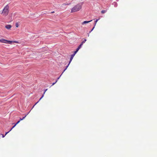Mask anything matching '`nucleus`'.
I'll list each match as a JSON object with an SVG mask.
<instances>
[{
    "mask_svg": "<svg viewBox=\"0 0 157 157\" xmlns=\"http://www.w3.org/2000/svg\"><path fill=\"white\" fill-rule=\"evenodd\" d=\"M9 12V6L8 5H6L4 8L1 14L4 17L6 16Z\"/></svg>",
    "mask_w": 157,
    "mask_h": 157,
    "instance_id": "nucleus-1",
    "label": "nucleus"
},
{
    "mask_svg": "<svg viewBox=\"0 0 157 157\" xmlns=\"http://www.w3.org/2000/svg\"><path fill=\"white\" fill-rule=\"evenodd\" d=\"M82 6L80 4H78L74 6L71 10V13H74L79 11L82 8Z\"/></svg>",
    "mask_w": 157,
    "mask_h": 157,
    "instance_id": "nucleus-2",
    "label": "nucleus"
},
{
    "mask_svg": "<svg viewBox=\"0 0 157 157\" xmlns=\"http://www.w3.org/2000/svg\"><path fill=\"white\" fill-rule=\"evenodd\" d=\"M2 43L9 44H11L12 43H19L17 41L8 40L4 39H2Z\"/></svg>",
    "mask_w": 157,
    "mask_h": 157,
    "instance_id": "nucleus-3",
    "label": "nucleus"
},
{
    "mask_svg": "<svg viewBox=\"0 0 157 157\" xmlns=\"http://www.w3.org/2000/svg\"><path fill=\"white\" fill-rule=\"evenodd\" d=\"M74 56H75V54H72L71 56V58H70V60L69 62L68 65L66 67V68L64 69V71H65L66 70V69H67V68L68 67L69 65V64L71 63V61H72V59H73V57H74Z\"/></svg>",
    "mask_w": 157,
    "mask_h": 157,
    "instance_id": "nucleus-4",
    "label": "nucleus"
},
{
    "mask_svg": "<svg viewBox=\"0 0 157 157\" xmlns=\"http://www.w3.org/2000/svg\"><path fill=\"white\" fill-rule=\"evenodd\" d=\"M12 27V26L10 25H7L5 26V28L7 29H10Z\"/></svg>",
    "mask_w": 157,
    "mask_h": 157,
    "instance_id": "nucleus-5",
    "label": "nucleus"
},
{
    "mask_svg": "<svg viewBox=\"0 0 157 157\" xmlns=\"http://www.w3.org/2000/svg\"><path fill=\"white\" fill-rule=\"evenodd\" d=\"M47 90H48V89H46L44 91V94H43V95H42V96L40 98V99L38 101H37V102H36V103L35 104V105L33 106V107H34V106L36 105V104H37V103L39 102V101H40V100H41L42 98H43V96H44V94H45V92H46V91Z\"/></svg>",
    "mask_w": 157,
    "mask_h": 157,
    "instance_id": "nucleus-6",
    "label": "nucleus"
},
{
    "mask_svg": "<svg viewBox=\"0 0 157 157\" xmlns=\"http://www.w3.org/2000/svg\"><path fill=\"white\" fill-rule=\"evenodd\" d=\"M92 21V20L90 21H85L83 22L82 23V25H84L85 24H86L88 23L91 21Z\"/></svg>",
    "mask_w": 157,
    "mask_h": 157,
    "instance_id": "nucleus-7",
    "label": "nucleus"
},
{
    "mask_svg": "<svg viewBox=\"0 0 157 157\" xmlns=\"http://www.w3.org/2000/svg\"><path fill=\"white\" fill-rule=\"evenodd\" d=\"M20 122V121H18L12 127V128L10 130V131H11L13 128L19 122Z\"/></svg>",
    "mask_w": 157,
    "mask_h": 157,
    "instance_id": "nucleus-8",
    "label": "nucleus"
},
{
    "mask_svg": "<svg viewBox=\"0 0 157 157\" xmlns=\"http://www.w3.org/2000/svg\"><path fill=\"white\" fill-rule=\"evenodd\" d=\"M107 11V10H102L101 11V13H106Z\"/></svg>",
    "mask_w": 157,
    "mask_h": 157,
    "instance_id": "nucleus-9",
    "label": "nucleus"
},
{
    "mask_svg": "<svg viewBox=\"0 0 157 157\" xmlns=\"http://www.w3.org/2000/svg\"><path fill=\"white\" fill-rule=\"evenodd\" d=\"M19 23L18 22H16L15 24V26L17 28L19 26Z\"/></svg>",
    "mask_w": 157,
    "mask_h": 157,
    "instance_id": "nucleus-10",
    "label": "nucleus"
},
{
    "mask_svg": "<svg viewBox=\"0 0 157 157\" xmlns=\"http://www.w3.org/2000/svg\"><path fill=\"white\" fill-rule=\"evenodd\" d=\"M86 39H84V40H83L82 42L81 43V44H83L84 43H85V42H86Z\"/></svg>",
    "mask_w": 157,
    "mask_h": 157,
    "instance_id": "nucleus-11",
    "label": "nucleus"
},
{
    "mask_svg": "<svg viewBox=\"0 0 157 157\" xmlns=\"http://www.w3.org/2000/svg\"><path fill=\"white\" fill-rule=\"evenodd\" d=\"M82 45L83 44H81L78 47V48H79L80 49Z\"/></svg>",
    "mask_w": 157,
    "mask_h": 157,
    "instance_id": "nucleus-12",
    "label": "nucleus"
},
{
    "mask_svg": "<svg viewBox=\"0 0 157 157\" xmlns=\"http://www.w3.org/2000/svg\"><path fill=\"white\" fill-rule=\"evenodd\" d=\"M99 20V19H97L95 21V25L97 22Z\"/></svg>",
    "mask_w": 157,
    "mask_h": 157,
    "instance_id": "nucleus-13",
    "label": "nucleus"
},
{
    "mask_svg": "<svg viewBox=\"0 0 157 157\" xmlns=\"http://www.w3.org/2000/svg\"><path fill=\"white\" fill-rule=\"evenodd\" d=\"M57 81V80H56V82L54 83H53L52 84V86L53 85H54Z\"/></svg>",
    "mask_w": 157,
    "mask_h": 157,
    "instance_id": "nucleus-14",
    "label": "nucleus"
},
{
    "mask_svg": "<svg viewBox=\"0 0 157 157\" xmlns=\"http://www.w3.org/2000/svg\"><path fill=\"white\" fill-rule=\"evenodd\" d=\"M77 52V51H76V50L74 52V53L73 54H75H75Z\"/></svg>",
    "mask_w": 157,
    "mask_h": 157,
    "instance_id": "nucleus-15",
    "label": "nucleus"
},
{
    "mask_svg": "<svg viewBox=\"0 0 157 157\" xmlns=\"http://www.w3.org/2000/svg\"><path fill=\"white\" fill-rule=\"evenodd\" d=\"M80 49L79 48H77L76 49V51H77V52H78V50L79 49Z\"/></svg>",
    "mask_w": 157,
    "mask_h": 157,
    "instance_id": "nucleus-16",
    "label": "nucleus"
},
{
    "mask_svg": "<svg viewBox=\"0 0 157 157\" xmlns=\"http://www.w3.org/2000/svg\"><path fill=\"white\" fill-rule=\"evenodd\" d=\"M1 135H2V137L3 138L5 136V135H3V134H1Z\"/></svg>",
    "mask_w": 157,
    "mask_h": 157,
    "instance_id": "nucleus-17",
    "label": "nucleus"
},
{
    "mask_svg": "<svg viewBox=\"0 0 157 157\" xmlns=\"http://www.w3.org/2000/svg\"><path fill=\"white\" fill-rule=\"evenodd\" d=\"M10 131H9V132H6V134L5 135V136H6L8 133H9Z\"/></svg>",
    "mask_w": 157,
    "mask_h": 157,
    "instance_id": "nucleus-18",
    "label": "nucleus"
},
{
    "mask_svg": "<svg viewBox=\"0 0 157 157\" xmlns=\"http://www.w3.org/2000/svg\"><path fill=\"white\" fill-rule=\"evenodd\" d=\"M2 39H0V42L2 43Z\"/></svg>",
    "mask_w": 157,
    "mask_h": 157,
    "instance_id": "nucleus-19",
    "label": "nucleus"
},
{
    "mask_svg": "<svg viewBox=\"0 0 157 157\" xmlns=\"http://www.w3.org/2000/svg\"><path fill=\"white\" fill-rule=\"evenodd\" d=\"M26 116V115L24 117H23V118L22 119H24L25 117Z\"/></svg>",
    "mask_w": 157,
    "mask_h": 157,
    "instance_id": "nucleus-20",
    "label": "nucleus"
},
{
    "mask_svg": "<svg viewBox=\"0 0 157 157\" xmlns=\"http://www.w3.org/2000/svg\"><path fill=\"white\" fill-rule=\"evenodd\" d=\"M23 120V119H21V118H20V120L19 121L22 120Z\"/></svg>",
    "mask_w": 157,
    "mask_h": 157,
    "instance_id": "nucleus-21",
    "label": "nucleus"
},
{
    "mask_svg": "<svg viewBox=\"0 0 157 157\" xmlns=\"http://www.w3.org/2000/svg\"><path fill=\"white\" fill-rule=\"evenodd\" d=\"M94 27L93 28V29H92V30H91V31H92L93 30V29H94Z\"/></svg>",
    "mask_w": 157,
    "mask_h": 157,
    "instance_id": "nucleus-22",
    "label": "nucleus"
},
{
    "mask_svg": "<svg viewBox=\"0 0 157 157\" xmlns=\"http://www.w3.org/2000/svg\"><path fill=\"white\" fill-rule=\"evenodd\" d=\"M59 78H60V77H59L58 78H57V80H58V79H59Z\"/></svg>",
    "mask_w": 157,
    "mask_h": 157,
    "instance_id": "nucleus-23",
    "label": "nucleus"
},
{
    "mask_svg": "<svg viewBox=\"0 0 157 157\" xmlns=\"http://www.w3.org/2000/svg\"><path fill=\"white\" fill-rule=\"evenodd\" d=\"M54 13V12H52V13Z\"/></svg>",
    "mask_w": 157,
    "mask_h": 157,
    "instance_id": "nucleus-24",
    "label": "nucleus"
}]
</instances>
